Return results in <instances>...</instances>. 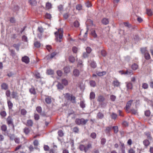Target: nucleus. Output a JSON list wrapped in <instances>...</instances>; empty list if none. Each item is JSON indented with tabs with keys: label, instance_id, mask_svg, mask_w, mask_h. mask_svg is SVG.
Instances as JSON below:
<instances>
[{
	"label": "nucleus",
	"instance_id": "nucleus-49",
	"mask_svg": "<svg viewBox=\"0 0 153 153\" xmlns=\"http://www.w3.org/2000/svg\"><path fill=\"white\" fill-rule=\"evenodd\" d=\"M147 13L149 16H151L152 14V12L150 9H147Z\"/></svg>",
	"mask_w": 153,
	"mask_h": 153
},
{
	"label": "nucleus",
	"instance_id": "nucleus-43",
	"mask_svg": "<svg viewBox=\"0 0 153 153\" xmlns=\"http://www.w3.org/2000/svg\"><path fill=\"white\" fill-rule=\"evenodd\" d=\"M141 51L142 52V53H146L148 52L146 48H141Z\"/></svg>",
	"mask_w": 153,
	"mask_h": 153
},
{
	"label": "nucleus",
	"instance_id": "nucleus-22",
	"mask_svg": "<svg viewBox=\"0 0 153 153\" xmlns=\"http://www.w3.org/2000/svg\"><path fill=\"white\" fill-rule=\"evenodd\" d=\"M56 86L58 89L62 90L64 87L63 85L60 82H58Z\"/></svg>",
	"mask_w": 153,
	"mask_h": 153
},
{
	"label": "nucleus",
	"instance_id": "nucleus-27",
	"mask_svg": "<svg viewBox=\"0 0 153 153\" xmlns=\"http://www.w3.org/2000/svg\"><path fill=\"white\" fill-rule=\"evenodd\" d=\"M149 87V85L146 83H143L142 84V87L144 89H147Z\"/></svg>",
	"mask_w": 153,
	"mask_h": 153
},
{
	"label": "nucleus",
	"instance_id": "nucleus-31",
	"mask_svg": "<svg viewBox=\"0 0 153 153\" xmlns=\"http://www.w3.org/2000/svg\"><path fill=\"white\" fill-rule=\"evenodd\" d=\"M91 36L94 38H96L97 36V35L95 33V31L94 30L91 31Z\"/></svg>",
	"mask_w": 153,
	"mask_h": 153
},
{
	"label": "nucleus",
	"instance_id": "nucleus-46",
	"mask_svg": "<svg viewBox=\"0 0 153 153\" xmlns=\"http://www.w3.org/2000/svg\"><path fill=\"white\" fill-rule=\"evenodd\" d=\"M113 129L114 130V132L115 133H117L118 131V127L117 126H114L113 127Z\"/></svg>",
	"mask_w": 153,
	"mask_h": 153
},
{
	"label": "nucleus",
	"instance_id": "nucleus-51",
	"mask_svg": "<svg viewBox=\"0 0 153 153\" xmlns=\"http://www.w3.org/2000/svg\"><path fill=\"white\" fill-rule=\"evenodd\" d=\"M53 73V71L51 69L48 70L47 71V73L49 75H52Z\"/></svg>",
	"mask_w": 153,
	"mask_h": 153
},
{
	"label": "nucleus",
	"instance_id": "nucleus-7",
	"mask_svg": "<svg viewBox=\"0 0 153 153\" xmlns=\"http://www.w3.org/2000/svg\"><path fill=\"white\" fill-rule=\"evenodd\" d=\"M126 87L127 90L131 89L133 88V85L131 82H126Z\"/></svg>",
	"mask_w": 153,
	"mask_h": 153
},
{
	"label": "nucleus",
	"instance_id": "nucleus-36",
	"mask_svg": "<svg viewBox=\"0 0 153 153\" xmlns=\"http://www.w3.org/2000/svg\"><path fill=\"white\" fill-rule=\"evenodd\" d=\"M0 115L2 117H5L7 115V114L5 111H1L0 113Z\"/></svg>",
	"mask_w": 153,
	"mask_h": 153
},
{
	"label": "nucleus",
	"instance_id": "nucleus-42",
	"mask_svg": "<svg viewBox=\"0 0 153 153\" xmlns=\"http://www.w3.org/2000/svg\"><path fill=\"white\" fill-rule=\"evenodd\" d=\"M62 83L65 85H66L68 84V81L66 79H64L62 80Z\"/></svg>",
	"mask_w": 153,
	"mask_h": 153
},
{
	"label": "nucleus",
	"instance_id": "nucleus-44",
	"mask_svg": "<svg viewBox=\"0 0 153 153\" xmlns=\"http://www.w3.org/2000/svg\"><path fill=\"white\" fill-rule=\"evenodd\" d=\"M29 0V3L32 5H34L36 3V0Z\"/></svg>",
	"mask_w": 153,
	"mask_h": 153
},
{
	"label": "nucleus",
	"instance_id": "nucleus-54",
	"mask_svg": "<svg viewBox=\"0 0 153 153\" xmlns=\"http://www.w3.org/2000/svg\"><path fill=\"white\" fill-rule=\"evenodd\" d=\"M27 113V111L26 110L23 109L21 110V114H22L24 115H25Z\"/></svg>",
	"mask_w": 153,
	"mask_h": 153
},
{
	"label": "nucleus",
	"instance_id": "nucleus-45",
	"mask_svg": "<svg viewBox=\"0 0 153 153\" xmlns=\"http://www.w3.org/2000/svg\"><path fill=\"white\" fill-rule=\"evenodd\" d=\"M111 127H107L105 131V132L107 134H108L109 133V131L111 130Z\"/></svg>",
	"mask_w": 153,
	"mask_h": 153
},
{
	"label": "nucleus",
	"instance_id": "nucleus-4",
	"mask_svg": "<svg viewBox=\"0 0 153 153\" xmlns=\"http://www.w3.org/2000/svg\"><path fill=\"white\" fill-rule=\"evenodd\" d=\"M7 123L9 125H13V119L10 116H9L7 120Z\"/></svg>",
	"mask_w": 153,
	"mask_h": 153
},
{
	"label": "nucleus",
	"instance_id": "nucleus-24",
	"mask_svg": "<svg viewBox=\"0 0 153 153\" xmlns=\"http://www.w3.org/2000/svg\"><path fill=\"white\" fill-rule=\"evenodd\" d=\"M20 45V43H18L17 44H14L13 45V47L15 48L16 50L18 51L19 50V48Z\"/></svg>",
	"mask_w": 153,
	"mask_h": 153
},
{
	"label": "nucleus",
	"instance_id": "nucleus-52",
	"mask_svg": "<svg viewBox=\"0 0 153 153\" xmlns=\"http://www.w3.org/2000/svg\"><path fill=\"white\" fill-rule=\"evenodd\" d=\"M124 25L125 26L127 27L128 28H132L131 25L128 23H124Z\"/></svg>",
	"mask_w": 153,
	"mask_h": 153
},
{
	"label": "nucleus",
	"instance_id": "nucleus-34",
	"mask_svg": "<svg viewBox=\"0 0 153 153\" xmlns=\"http://www.w3.org/2000/svg\"><path fill=\"white\" fill-rule=\"evenodd\" d=\"M90 84L91 86L93 87H94L96 85L95 82L93 80H91L90 81Z\"/></svg>",
	"mask_w": 153,
	"mask_h": 153
},
{
	"label": "nucleus",
	"instance_id": "nucleus-41",
	"mask_svg": "<svg viewBox=\"0 0 153 153\" xmlns=\"http://www.w3.org/2000/svg\"><path fill=\"white\" fill-rule=\"evenodd\" d=\"M70 62L73 63L75 61V58L73 56H71L69 58Z\"/></svg>",
	"mask_w": 153,
	"mask_h": 153
},
{
	"label": "nucleus",
	"instance_id": "nucleus-33",
	"mask_svg": "<svg viewBox=\"0 0 153 153\" xmlns=\"http://www.w3.org/2000/svg\"><path fill=\"white\" fill-rule=\"evenodd\" d=\"M33 121L31 120H28L27 122V126H32L33 125Z\"/></svg>",
	"mask_w": 153,
	"mask_h": 153
},
{
	"label": "nucleus",
	"instance_id": "nucleus-30",
	"mask_svg": "<svg viewBox=\"0 0 153 153\" xmlns=\"http://www.w3.org/2000/svg\"><path fill=\"white\" fill-rule=\"evenodd\" d=\"M144 145L146 146H148L150 144V142L148 140H145L143 142Z\"/></svg>",
	"mask_w": 153,
	"mask_h": 153
},
{
	"label": "nucleus",
	"instance_id": "nucleus-20",
	"mask_svg": "<svg viewBox=\"0 0 153 153\" xmlns=\"http://www.w3.org/2000/svg\"><path fill=\"white\" fill-rule=\"evenodd\" d=\"M102 23L105 25L108 24L109 23V20L108 19L104 18L102 20Z\"/></svg>",
	"mask_w": 153,
	"mask_h": 153
},
{
	"label": "nucleus",
	"instance_id": "nucleus-59",
	"mask_svg": "<svg viewBox=\"0 0 153 153\" xmlns=\"http://www.w3.org/2000/svg\"><path fill=\"white\" fill-rule=\"evenodd\" d=\"M78 50L77 48L76 47H74L72 48V51L74 53H76Z\"/></svg>",
	"mask_w": 153,
	"mask_h": 153
},
{
	"label": "nucleus",
	"instance_id": "nucleus-50",
	"mask_svg": "<svg viewBox=\"0 0 153 153\" xmlns=\"http://www.w3.org/2000/svg\"><path fill=\"white\" fill-rule=\"evenodd\" d=\"M80 106L82 108H84L85 107V105L83 101H81L80 102Z\"/></svg>",
	"mask_w": 153,
	"mask_h": 153
},
{
	"label": "nucleus",
	"instance_id": "nucleus-39",
	"mask_svg": "<svg viewBox=\"0 0 153 153\" xmlns=\"http://www.w3.org/2000/svg\"><path fill=\"white\" fill-rule=\"evenodd\" d=\"M31 94H35L36 93L35 89L33 88H30L29 90Z\"/></svg>",
	"mask_w": 153,
	"mask_h": 153
},
{
	"label": "nucleus",
	"instance_id": "nucleus-17",
	"mask_svg": "<svg viewBox=\"0 0 153 153\" xmlns=\"http://www.w3.org/2000/svg\"><path fill=\"white\" fill-rule=\"evenodd\" d=\"M2 89L6 90L8 88V85L5 83H3L1 85Z\"/></svg>",
	"mask_w": 153,
	"mask_h": 153
},
{
	"label": "nucleus",
	"instance_id": "nucleus-48",
	"mask_svg": "<svg viewBox=\"0 0 153 153\" xmlns=\"http://www.w3.org/2000/svg\"><path fill=\"white\" fill-rule=\"evenodd\" d=\"M74 25L75 27H79V22L77 21H76L74 22Z\"/></svg>",
	"mask_w": 153,
	"mask_h": 153
},
{
	"label": "nucleus",
	"instance_id": "nucleus-35",
	"mask_svg": "<svg viewBox=\"0 0 153 153\" xmlns=\"http://www.w3.org/2000/svg\"><path fill=\"white\" fill-rule=\"evenodd\" d=\"M90 97L91 99H94L95 97V94L93 92H91Z\"/></svg>",
	"mask_w": 153,
	"mask_h": 153
},
{
	"label": "nucleus",
	"instance_id": "nucleus-56",
	"mask_svg": "<svg viewBox=\"0 0 153 153\" xmlns=\"http://www.w3.org/2000/svg\"><path fill=\"white\" fill-rule=\"evenodd\" d=\"M86 52L88 53H91V48L89 47H87L86 49Z\"/></svg>",
	"mask_w": 153,
	"mask_h": 153
},
{
	"label": "nucleus",
	"instance_id": "nucleus-53",
	"mask_svg": "<svg viewBox=\"0 0 153 153\" xmlns=\"http://www.w3.org/2000/svg\"><path fill=\"white\" fill-rule=\"evenodd\" d=\"M150 112L149 110L146 111L145 112V116L149 117L150 115Z\"/></svg>",
	"mask_w": 153,
	"mask_h": 153
},
{
	"label": "nucleus",
	"instance_id": "nucleus-11",
	"mask_svg": "<svg viewBox=\"0 0 153 153\" xmlns=\"http://www.w3.org/2000/svg\"><path fill=\"white\" fill-rule=\"evenodd\" d=\"M11 96L13 98H15L16 99H17L18 97L17 93L14 91L12 92L11 94Z\"/></svg>",
	"mask_w": 153,
	"mask_h": 153
},
{
	"label": "nucleus",
	"instance_id": "nucleus-47",
	"mask_svg": "<svg viewBox=\"0 0 153 153\" xmlns=\"http://www.w3.org/2000/svg\"><path fill=\"white\" fill-rule=\"evenodd\" d=\"M1 130L4 131H5L7 129V127L5 125H3L1 127Z\"/></svg>",
	"mask_w": 153,
	"mask_h": 153
},
{
	"label": "nucleus",
	"instance_id": "nucleus-6",
	"mask_svg": "<svg viewBox=\"0 0 153 153\" xmlns=\"http://www.w3.org/2000/svg\"><path fill=\"white\" fill-rule=\"evenodd\" d=\"M64 72L65 74H68L71 71V69L69 66H67L63 68Z\"/></svg>",
	"mask_w": 153,
	"mask_h": 153
},
{
	"label": "nucleus",
	"instance_id": "nucleus-25",
	"mask_svg": "<svg viewBox=\"0 0 153 153\" xmlns=\"http://www.w3.org/2000/svg\"><path fill=\"white\" fill-rule=\"evenodd\" d=\"M56 54V53L54 52L51 53L50 55H48L47 56L48 59L50 58V59H52L54 57Z\"/></svg>",
	"mask_w": 153,
	"mask_h": 153
},
{
	"label": "nucleus",
	"instance_id": "nucleus-19",
	"mask_svg": "<svg viewBox=\"0 0 153 153\" xmlns=\"http://www.w3.org/2000/svg\"><path fill=\"white\" fill-rule=\"evenodd\" d=\"M92 145L90 143H89L86 146H85V152H86L89 149L92 148Z\"/></svg>",
	"mask_w": 153,
	"mask_h": 153
},
{
	"label": "nucleus",
	"instance_id": "nucleus-64",
	"mask_svg": "<svg viewBox=\"0 0 153 153\" xmlns=\"http://www.w3.org/2000/svg\"><path fill=\"white\" fill-rule=\"evenodd\" d=\"M57 74L58 76H61L62 75V73L61 71L58 70L57 71Z\"/></svg>",
	"mask_w": 153,
	"mask_h": 153
},
{
	"label": "nucleus",
	"instance_id": "nucleus-5",
	"mask_svg": "<svg viewBox=\"0 0 153 153\" xmlns=\"http://www.w3.org/2000/svg\"><path fill=\"white\" fill-rule=\"evenodd\" d=\"M22 62H25L26 64H28L29 62V58L26 56H25L22 58Z\"/></svg>",
	"mask_w": 153,
	"mask_h": 153
},
{
	"label": "nucleus",
	"instance_id": "nucleus-10",
	"mask_svg": "<svg viewBox=\"0 0 153 153\" xmlns=\"http://www.w3.org/2000/svg\"><path fill=\"white\" fill-rule=\"evenodd\" d=\"M87 25V28L88 30V26H91L93 25V22L90 19L88 20L86 22Z\"/></svg>",
	"mask_w": 153,
	"mask_h": 153
},
{
	"label": "nucleus",
	"instance_id": "nucleus-12",
	"mask_svg": "<svg viewBox=\"0 0 153 153\" xmlns=\"http://www.w3.org/2000/svg\"><path fill=\"white\" fill-rule=\"evenodd\" d=\"M133 72L131 70H127L126 72L125 73V74H126L129 76H130L132 75Z\"/></svg>",
	"mask_w": 153,
	"mask_h": 153
},
{
	"label": "nucleus",
	"instance_id": "nucleus-26",
	"mask_svg": "<svg viewBox=\"0 0 153 153\" xmlns=\"http://www.w3.org/2000/svg\"><path fill=\"white\" fill-rule=\"evenodd\" d=\"M131 68L134 70H137L138 68V65L136 63H134L131 65Z\"/></svg>",
	"mask_w": 153,
	"mask_h": 153
},
{
	"label": "nucleus",
	"instance_id": "nucleus-62",
	"mask_svg": "<svg viewBox=\"0 0 153 153\" xmlns=\"http://www.w3.org/2000/svg\"><path fill=\"white\" fill-rule=\"evenodd\" d=\"M6 95L7 97H10V90H7L6 91Z\"/></svg>",
	"mask_w": 153,
	"mask_h": 153
},
{
	"label": "nucleus",
	"instance_id": "nucleus-16",
	"mask_svg": "<svg viewBox=\"0 0 153 153\" xmlns=\"http://www.w3.org/2000/svg\"><path fill=\"white\" fill-rule=\"evenodd\" d=\"M45 101L46 103L48 104H50L51 102V100L50 97H47L45 98Z\"/></svg>",
	"mask_w": 153,
	"mask_h": 153
},
{
	"label": "nucleus",
	"instance_id": "nucleus-13",
	"mask_svg": "<svg viewBox=\"0 0 153 153\" xmlns=\"http://www.w3.org/2000/svg\"><path fill=\"white\" fill-rule=\"evenodd\" d=\"M96 74L99 76H102L105 75L106 74V72L105 71H103L102 72L97 71L96 72Z\"/></svg>",
	"mask_w": 153,
	"mask_h": 153
},
{
	"label": "nucleus",
	"instance_id": "nucleus-60",
	"mask_svg": "<svg viewBox=\"0 0 153 153\" xmlns=\"http://www.w3.org/2000/svg\"><path fill=\"white\" fill-rule=\"evenodd\" d=\"M117 115L114 113H113L111 115V118L113 119H116L117 117Z\"/></svg>",
	"mask_w": 153,
	"mask_h": 153
},
{
	"label": "nucleus",
	"instance_id": "nucleus-57",
	"mask_svg": "<svg viewBox=\"0 0 153 153\" xmlns=\"http://www.w3.org/2000/svg\"><path fill=\"white\" fill-rule=\"evenodd\" d=\"M36 111L38 113H40L42 111L41 107L40 106L37 107L36 108Z\"/></svg>",
	"mask_w": 153,
	"mask_h": 153
},
{
	"label": "nucleus",
	"instance_id": "nucleus-28",
	"mask_svg": "<svg viewBox=\"0 0 153 153\" xmlns=\"http://www.w3.org/2000/svg\"><path fill=\"white\" fill-rule=\"evenodd\" d=\"M97 117L98 118L102 119L104 117V114L101 112H99L97 114Z\"/></svg>",
	"mask_w": 153,
	"mask_h": 153
},
{
	"label": "nucleus",
	"instance_id": "nucleus-38",
	"mask_svg": "<svg viewBox=\"0 0 153 153\" xmlns=\"http://www.w3.org/2000/svg\"><path fill=\"white\" fill-rule=\"evenodd\" d=\"M52 5L51 3L49 2H47L46 4V7L48 9H50L51 8Z\"/></svg>",
	"mask_w": 153,
	"mask_h": 153
},
{
	"label": "nucleus",
	"instance_id": "nucleus-61",
	"mask_svg": "<svg viewBox=\"0 0 153 153\" xmlns=\"http://www.w3.org/2000/svg\"><path fill=\"white\" fill-rule=\"evenodd\" d=\"M106 143V140L105 139L102 138L101 139V144L103 145Z\"/></svg>",
	"mask_w": 153,
	"mask_h": 153
},
{
	"label": "nucleus",
	"instance_id": "nucleus-2",
	"mask_svg": "<svg viewBox=\"0 0 153 153\" xmlns=\"http://www.w3.org/2000/svg\"><path fill=\"white\" fill-rule=\"evenodd\" d=\"M88 121V119H84L83 118H77L76 119L75 122L76 123L79 125H85L86 124L87 122Z\"/></svg>",
	"mask_w": 153,
	"mask_h": 153
},
{
	"label": "nucleus",
	"instance_id": "nucleus-29",
	"mask_svg": "<svg viewBox=\"0 0 153 153\" xmlns=\"http://www.w3.org/2000/svg\"><path fill=\"white\" fill-rule=\"evenodd\" d=\"M34 45L36 48H39L40 47L41 44L38 41H36L34 43Z\"/></svg>",
	"mask_w": 153,
	"mask_h": 153
},
{
	"label": "nucleus",
	"instance_id": "nucleus-15",
	"mask_svg": "<svg viewBox=\"0 0 153 153\" xmlns=\"http://www.w3.org/2000/svg\"><path fill=\"white\" fill-rule=\"evenodd\" d=\"M74 75L76 76H78L79 75V71L77 69H74L73 71Z\"/></svg>",
	"mask_w": 153,
	"mask_h": 153
},
{
	"label": "nucleus",
	"instance_id": "nucleus-1",
	"mask_svg": "<svg viewBox=\"0 0 153 153\" xmlns=\"http://www.w3.org/2000/svg\"><path fill=\"white\" fill-rule=\"evenodd\" d=\"M63 30L62 28L59 29L58 31L55 32V35L56 37V41H59V42H61V40L63 37Z\"/></svg>",
	"mask_w": 153,
	"mask_h": 153
},
{
	"label": "nucleus",
	"instance_id": "nucleus-3",
	"mask_svg": "<svg viewBox=\"0 0 153 153\" xmlns=\"http://www.w3.org/2000/svg\"><path fill=\"white\" fill-rule=\"evenodd\" d=\"M65 97L69 100H70L73 103H76L75 97L72 95H70L69 94L66 93L65 96Z\"/></svg>",
	"mask_w": 153,
	"mask_h": 153
},
{
	"label": "nucleus",
	"instance_id": "nucleus-58",
	"mask_svg": "<svg viewBox=\"0 0 153 153\" xmlns=\"http://www.w3.org/2000/svg\"><path fill=\"white\" fill-rule=\"evenodd\" d=\"M116 98V96L114 95H112L110 96V99L111 100L113 101H114L115 100Z\"/></svg>",
	"mask_w": 153,
	"mask_h": 153
},
{
	"label": "nucleus",
	"instance_id": "nucleus-37",
	"mask_svg": "<svg viewBox=\"0 0 153 153\" xmlns=\"http://www.w3.org/2000/svg\"><path fill=\"white\" fill-rule=\"evenodd\" d=\"M58 133L59 137H62L64 135V133L62 130H60L58 131Z\"/></svg>",
	"mask_w": 153,
	"mask_h": 153
},
{
	"label": "nucleus",
	"instance_id": "nucleus-40",
	"mask_svg": "<svg viewBox=\"0 0 153 153\" xmlns=\"http://www.w3.org/2000/svg\"><path fill=\"white\" fill-rule=\"evenodd\" d=\"M144 55L145 58L146 59H149L150 58V56L148 52L144 53Z\"/></svg>",
	"mask_w": 153,
	"mask_h": 153
},
{
	"label": "nucleus",
	"instance_id": "nucleus-8",
	"mask_svg": "<svg viewBox=\"0 0 153 153\" xmlns=\"http://www.w3.org/2000/svg\"><path fill=\"white\" fill-rule=\"evenodd\" d=\"M88 62L90 64V66L91 67L94 68L97 67V65L96 63L94 61H88Z\"/></svg>",
	"mask_w": 153,
	"mask_h": 153
},
{
	"label": "nucleus",
	"instance_id": "nucleus-55",
	"mask_svg": "<svg viewBox=\"0 0 153 153\" xmlns=\"http://www.w3.org/2000/svg\"><path fill=\"white\" fill-rule=\"evenodd\" d=\"M35 76L37 79L41 78L40 74L38 72H36L35 74Z\"/></svg>",
	"mask_w": 153,
	"mask_h": 153
},
{
	"label": "nucleus",
	"instance_id": "nucleus-18",
	"mask_svg": "<svg viewBox=\"0 0 153 153\" xmlns=\"http://www.w3.org/2000/svg\"><path fill=\"white\" fill-rule=\"evenodd\" d=\"M79 148L81 151H83L85 152V146L83 145H80L79 146Z\"/></svg>",
	"mask_w": 153,
	"mask_h": 153
},
{
	"label": "nucleus",
	"instance_id": "nucleus-14",
	"mask_svg": "<svg viewBox=\"0 0 153 153\" xmlns=\"http://www.w3.org/2000/svg\"><path fill=\"white\" fill-rule=\"evenodd\" d=\"M133 101L132 100H131L128 102L126 106V108L127 109H128L130 108Z\"/></svg>",
	"mask_w": 153,
	"mask_h": 153
},
{
	"label": "nucleus",
	"instance_id": "nucleus-63",
	"mask_svg": "<svg viewBox=\"0 0 153 153\" xmlns=\"http://www.w3.org/2000/svg\"><path fill=\"white\" fill-rule=\"evenodd\" d=\"M91 137L93 139H95L96 137V134L95 133L93 132L91 134Z\"/></svg>",
	"mask_w": 153,
	"mask_h": 153
},
{
	"label": "nucleus",
	"instance_id": "nucleus-32",
	"mask_svg": "<svg viewBox=\"0 0 153 153\" xmlns=\"http://www.w3.org/2000/svg\"><path fill=\"white\" fill-rule=\"evenodd\" d=\"M24 131L26 134H27L29 133L30 130L28 128H25L24 129Z\"/></svg>",
	"mask_w": 153,
	"mask_h": 153
},
{
	"label": "nucleus",
	"instance_id": "nucleus-9",
	"mask_svg": "<svg viewBox=\"0 0 153 153\" xmlns=\"http://www.w3.org/2000/svg\"><path fill=\"white\" fill-rule=\"evenodd\" d=\"M113 84L114 87H119L120 85V82L116 79L113 81Z\"/></svg>",
	"mask_w": 153,
	"mask_h": 153
},
{
	"label": "nucleus",
	"instance_id": "nucleus-23",
	"mask_svg": "<svg viewBox=\"0 0 153 153\" xmlns=\"http://www.w3.org/2000/svg\"><path fill=\"white\" fill-rule=\"evenodd\" d=\"M98 101L100 102H103L105 100V98L102 96H100L98 98Z\"/></svg>",
	"mask_w": 153,
	"mask_h": 153
},
{
	"label": "nucleus",
	"instance_id": "nucleus-21",
	"mask_svg": "<svg viewBox=\"0 0 153 153\" xmlns=\"http://www.w3.org/2000/svg\"><path fill=\"white\" fill-rule=\"evenodd\" d=\"M7 100V104L8 108L9 109H11L13 106V104L12 103V102L9 100L8 99Z\"/></svg>",
	"mask_w": 153,
	"mask_h": 153
}]
</instances>
